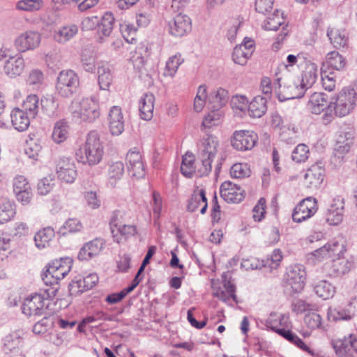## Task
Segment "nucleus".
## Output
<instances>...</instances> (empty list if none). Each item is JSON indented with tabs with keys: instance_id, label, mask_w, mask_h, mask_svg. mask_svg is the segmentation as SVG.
I'll return each mask as SVG.
<instances>
[{
	"instance_id": "nucleus-1",
	"label": "nucleus",
	"mask_w": 357,
	"mask_h": 357,
	"mask_svg": "<svg viewBox=\"0 0 357 357\" xmlns=\"http://www.w3.org/2000/svg\"><path fill=\"white\" fill-rule=\"evenodd\" d=\"M54 289H45L33 294L24 299L22 311L27 317L47 315L50 299L55 296Z\"/></svg>"
},
{
	"instance_id": "nucleus-2",
	"label": "nucleus",
	"mask_w": 357,
	"mask_h": 357,
	"mask_svg": "<svg viewBox=\"0 0 357 357\" xmlns=\"http://www.w3.org/2000/svg\"><path fill=\"white\" fill-rule=\"evenodd\" d=\"M72 266L73 259L70 257L60 258L50 263L46 271L41 273L44 284L49 287L47 289H56V295L59 290V281L70 272Z\"/></svg>"
},
{
	"instance_id": "nucleus-3",
	"label": "nucleus",
	"mask_w": 357,
	"mask_h": 357,
	"mask_svg": "<svg viewBox=\"0 0 357 357\" xmlns=\"http://www.w3.org/2000/svg\"><path fill=\"white\" fill-rule=\"evenodd\" d=\"M103 146L96 131H91L86 137L85 144L76 155L78 161L91 166L98 164L103 155Z\"/></svg>"
},
{
	"instance_id": "nucleus-4",
	"label": "nucleus",
	"mask_w": 357,
	"mask_h": 357,
	"mask_svg": "<svg viewBox=\"0 0 357 357\" xmlns=\"http://www.w3.org/2000/svg\"><path fill=\"white\" fill-rule=\"evenodd\" d=\"M70 111L73 119L79 122H93L100 114L98 101L95 96L73 101Z\"/></svg>"
},
{
	"instance_id": "nucleus-5",
	"label": "nucleus",
	"mask_w": 357,
	"mask_h": 357,
	"mask_svg": "<svg viewBox=\"0 0 357 357\" xmlns=\"http://www.w3.org/2000/svg\"><path fill=\"white\" fill-rule=\"evenodd\" d=\"M332 102L334 116L342 118L349 115L357 106V86L344 87Z\"/></svg>"
},
{
	"instance_id": "nucleus-6",
	"label": "nucleus",
	"mask_w": 357,
	"mask_h": 357,
	"mask_svg": "<svg viewBox=\"0 0 357 357\" xmlns=\"http://www.w3.org/2000/svg\"><path fill=\"white\" fill-rule=\"evenodd\" d=\"M219 144L218 138L206 131L203 136L199 146V158L202 167L198 169L200 177L208 175L211 171V163L217 153V147Z\"/></svg>"
},
{
	"instance_id": "nucleus-7",
	"label": "nucleus",
	"mask_w": 357,
	"mask_h": 357,
	"mask_svg": "<svg viewBox=\"0 0 357 357\" xmlns=\"http://www.w3.org/2000/svg\"><path fill=\"white\" fill-rule=\"evenodd\" d=\"M307 109L313 114H320L324 112L321 117L324 125H328L334 119L333 102L328 101V96L324 93L314 92L309 98Z\"/></svg>"
},
{
	"instance_id": "nucleus-8",
	"label": "nucleus",
	"mask_w": 357,
	"mask_h": 357,
	"mask_svg": "<svg viewBox=\"0 0 357 357\" xmlns=\"http://www.w3.org/2000/svg\"><path fill=\"white\" fill-rule=\"evenodd\" d=\"M274 90L280 102L300 98L305 93L300 83H296L287 77H278L274 83Z\"/></svg>"
},
{
	"instance_id": "nucleus-9",
	"label": "nucleus",
	"mask_w": 357,
	"mask_h": 357,
	"mask_svg": "<svg viewBox=\"0 0 357 357\" xmlns=\"http://www.w3.org/2000/svg\"><path fill=\"white\" fill-rule=\"evenodd\" d=\"M79 85V79L77 73L72 70H62L57 77L56 91L63 98H70L76 93Z\"/></svg>"
},
{
	"instance_id": "nucleus-10",
	"label": "nucleus",
	"mask_w": 357,
	"mask_h": 357,
	"mask_svg": "<svg viewBox=\"0 0 357 357\" xmlns=\"http://www.w3.org/2000/svg\"><path fill=\"white\" fill-rule=\"evenodd\" d=\"M345 250L346 248L343 242L333 240L321 248L309 254L308 261L312 260V263L316 264L317 262H319L324 259L328 258L333 259L336 256L342 255Z\"/></svg>"
},
{
	"instance_id": "nucleus-11",
	"label": "nucleus",
	"mask_w": 357,
	"mask_h": 357,
	"mask_svg": "<svg viewBox=\"0 0 357 357\" xmlns=\"http://www.w3.org/2000/svg\"><path fill=\"white\" fill-rule=\"evenodd\" d=\"M54 162L58 178L67 183H73L77 176L74 160L63 156L55 160Z\"/></svg>"
},
{
	"instance_id": "nucleus-12",
	"label": "nucleus",
	"mask_w": 357,
	"mask_h": 357,
	"mask_svg": "<svg viewBox=\"0 0 357 357\" xmlns=\"http://www.w3.org/2000/svg\"><path fill=\"white\" fill-rule=\"evenodd\" d=\"M306 271L303 265L295 264L287 268L286 282L294 292H300L305 286Z\"/></svg>"
},
{
	"instance_id": "nucleus-13",
	"label": "nucleus",
	"mask_w": 357,
	"mask_h": 357,
	"mask_svg": "<svg viewBox=\"0 0 357 357\" xmlns=\"http://www.w3.org/2000/svg\"><path fill=\"white\" fill-rule=\"evenodd\" d=\"M23 338L16 332L8 334L1 340V351L8 357H15L22 354Z\"/></svg>"
},
{
	"instance_id": "nucleus-14",
	"label": "nucleus",
	"mask_w": 357,
	"mask_h": 357,
	"mask_svg": "<svg viewBox=\"0 0 357 357\" xmlns=\"http://www.w3.org/2000/svg\"><path fill=\"white\" fill-rule=\"evenodd\" d=\"M317 210L316 199L307 197L303 199L294 209L292 219L296 222H302L311 218Z\"/></svg>"
},
{
	"instance_id": "nucleus-15",
	"label": "nucleus",
	"mask_w": 357,
	"mask_h": 357,
	"mask_svg": "<svg viewBox=\"0 0 357 357\" xmlns=\"http://www.w3.org/2000/svg\"><path fill=\"white\" fill-rule=\"evenodd\" d=\"M168 28L169 33L172 36L183 37L191 31V20L187 15L178 14L169 22Z\"/></svg>"
},
{
	"instance_id": "nucleus-16",
	"label": "nucleus",
	"mask_w": 357,
	"mask_h": 357,
	"mask_svg": "<svg viewBox=\"0 0 357 357\" xmlns=\"http://www.w3.org/2000/svg\"><path fill=\"white\" fill-rule=\"evenodd\" d=\"M40 40V34L38 31H27L16 38L15 47L17 51L24 52L38 47Z\"/></svg>"
},
{
	"instance_id": "nucleus-17",
	"label": "nucleus",
	"mask_w": 357,
	"mask_h": 357,
	"mask_svg": "<svg viewBox=\"0 0 357 357\" xmlns=\"http://www.w3.org/2000/svg\"><path fill=\"white\" fill-rule=\"evenodd\" d=\"M354 144V133L353 131L341 132L337 138L335 148V159H339L340 162L344 160V155L348 153Z\"/></svg>"
},
{
	"instance_id": "nucleus-18",
	"label": "nucleus",
	"mask_w": 357,
	"mask_h": 357,
	"mask_svg": "<svg viewBox=\"0 0 357 357\" xmlns=\"http://www.w3.org/2000/svg\"><path fill=\"white\" fill-rule=\"evenodd\" d=\"M244 190L229 181L223 182L220 188L221 197L228 203L238 204L244 199Z\"/></svg>"
},
{
	"instance_id": "nucleus-19",
	"label": "nucleus",
	"mask_w": 357,
	"mask_h": 357,
	"mask_svg": "<svg viewBox=\"0 0 357 357\" xmlns=\"http://www.w3.org/2000/svg\"><path fill=\"white\" fill-rule=\"evenodd\" d=\"M357 313V298L352 299L346 307L329 308L328 316L333 321L350 320Z\"/></svg>"
},
{
	"instance_id": "nucleus-20",
	"label": "nucleus",
	"mask_w": 357,
	"mask_h": 357,
	"mask_svg": "<svg viewBox=\"0 0 357 357\" xmlns=\"http://www.w3.org/2000/svg\"><path fill=\"white\" fill-rule=\"evenodd\" d=\"M344 205V199L342 197H337L333 199L325 214L326 220L329 225H337L342 221Z\"/></svg>"
},
{
	"instance_id": "nucleus-21",
	"label": "nucleus",
	"mask_w": 357,
	"mask_h": 357,
	"mask_svg": "<svg viewBox=\"0 0 357 357\" xmlns=\"http://www.w3.org/2000/svg\"><path fill=\"white\" fill-rule=\"evenodd\" d=\"M128 171L132 177L137 178L145 176L144 165L139 151H130L126 155Z\"/></svg>"
},
{
	"instance_id": "nucleus-22",
	"label": "nucleus",
	"mask_w": 357,
	"mask_h": 357,
	"mask_svg": "<svg viewBox=\"0 0 357 357\" xmlns=\"http://www.w3.org/2000/svg\"><path fill=\"white\" fill-rule=\"evenodd\" d=\"M324 168L321 163H316L309 167L304 176V182L309 188H318L324 181Z\"/></svg>"
},
{
	"instance_id": "nucleus-23",
	"label": "nucleus",
	"mask_w": 357,
	"mask_h": 357,
	"mask_svg": "<svg viewBox=\"0 0 357 357\" xmlns=\"http://www.w3.org/2000/svg\"><path fill=\"white\" fill-rule=\"evenodd\" d=\"M104 247L105 241L103 239L96 238L84 245L80 249L77 257L79 260L88 261L92 257L97 256Z\"/></svg>"
},
{
	"instance_id": "nucleus-24",
	"label": "nucleus",
	"mask_w": 357,
	"mask_h": 357,
	"mask_svg": "<svg viewBox=\"0 0 357 357\" xmlns=\"http://www.w3.org/2000/svg\"><path fill=\"white\" fill-rule=\"evenodd\" d=\"M266 326L279 334L280 330H284L291 326L289 317L286 314L272 312L266 321Z\"/></svg>"
},
{
	"instance_id": "nucleus-25",
	"label": "nucleus",
	"mask_w": 357,
	"mask_h": 357,
	"mask_svg": "<svg viewBox=\"0 0 357 357\" xmlns=\"http://www.w3.org/2000/svg\"><path fill=\"white\" fill-rule=\"evenodd\" d=\"M333 347L338 356H344L351 350L357 352V339L354 335L350 334L348 337L334 341Z\"/></svg>"
},
{
	"instance_id": "nucleus-26",
	"label": "nucleus",
	"mask_w": 357,
	"mask_h": 357,
	"mask_svg": "<svg viewBox=\"0 0 357 357\" xmlns=\"http://www.w3.org/2000/svg\"><path fill=\"white\" fill-rule=\"evenodd\" d=\"M318 77V66L314 63L310 61L305 63V66L303 70L301 86L306 91L307 89L311 88L316 82Z\"/></svg>"
},
{
	"instance_id": "nucleus-27",
	"label": "nucleus",
	"mask_w": 357,
	"mask_h": 357,
	"mask_svg": "<svg viewBox=\"0 0 357 357\" xmlns=\"http://www.w3.org/2000/svg\"><path fill=\"white\" fill-rule=\"evenodd\" d=\"M98 83L101 90H108L113 81V70L108 63L98 64Z\"/></svg>"
},
{
	"instance_id": "nucleus-28",
	"label": "nucleus",
	"mask_w": 357,
	"mask_h": 357,
	"mask_svg": "<svg viewBox=\"0 0 357 357\" xmlns=\"http://www.w3.org/2000/svg\"><path fill=\"white\" fill-rule=\"evenodd\" d=\"M10 121L13 128L19 131H25L30 125L29 116L23 109L15 108L10 113Z\"/></svg>"
},
{
	"instance_id": "nucleus-29",
	"label": "nucleus",
	"mask_w": 357,
	"mask_h": 357,
	"mask_svg": "<svg viewBox=\"0 0 357 357\" xmlns=\"http://www.w3.org/2000/svg\"><path fill=\"white\" fill-rule=\"evenodd\" d=\"M340 256L341 255L336 256V259H333L330 274L334 277L343 275L354 267L353 260Z\"/></svg>"
},
{
	"instance_id": "nucleus-30",
	"label": "nucleus",
	"mask_w": 357,
	"mask_h": 357,
	"mask_svg": "<svg viewBox=\"0 0 357 357\" xmlns=\"http://www.w3.org/2000/svg\"><path fill=\"white\" fill-rule=\"evenodd\" d=\"M155 97L152 93H146L141 98L139 104L140 116L142 119L149 121L153 116Z\"/></svg>"
},
{
	"instance_id": "nucleus-31",
	"label": "nucleus",
	"mask_w": 357,
	"mask_h": 357,
	"mask_svg": "<svg viewBox=\"0 0 357 357\" xmlns=\"http://www.w3.org/2000/svg\"><path fill=\"white\" fill-rule=\"evenodd\" d=\"M114 23V17L112 13L107 12L100 18L98 27V42L102 43L105 42L104 37H109L112 32Z\"/></svg>"
},
{
	"instance_id": "nucleus-32",
	"label": "nucleus",
	"mask_w": 357,
	"mask_h": 357,
	"mask_svg": "<svg viewBox=\"0 0 357 357\" xmlns=\"http://www.w3.org/2000/svg\"><path fill=\"white\" fill-rule=\"evenodd\" d=\"M24 68V61L22 56L10 57L4 65V72L10 77L20 75L23 72Z\"/></svg>"
},
{
	"instance_id": "nucleus-33",
	"label": "nucleus",
	"mask_w": 357,
	"mask_h": 357,
	"mask_svg": "<svg viewBox=\"0 0 357 357\" xmlns=\"http://www.w3.org/2000/svg\"><path fill=\"white\" fill-rule=\"evenodd\" d=\"M211 109V111L203 119L201 125V130L202 132H206L207 129L217 126L221 122V119L223 116V112L220 110L221 108H214L212 105Z\"/></svg>"
},
{
	"instance_id": "nucleus-34",
	"label": "nucleus",
	"mask_w": 357,
	"mask_h": 357,
	"mask_svg": "<svg viewBox=\"0 0 357 357\" xmlns=\"http://www.w3.org/2000/svg\"><path fill=\"white\" fill-rule=\"evenodd\" d=\"M266 110V99L260 96L255 97L248 107L249 114L253 118L261 117Z\"/></svg>"
},
{
	"instance_id": "nucleus-35",
	"label": "nucleus",
	"mask_w": 357,
	"mask_h": 357,
	"mask_svg": "<svg viewBox=\"0 0 357 357\" xmlns=\"http://www.w3.org/2000/svg\"><path fill=\"white\" fill-rule=\"evenodd\" d=\"M327 36L336 49L344 47L347 44V37L344 30L329 27L327 29Z\"/></svg>"
},
{
	"instance_id": "nucleus-36",
	"label": "nucleus",
	"mask_w": 357,
	"mask_h": 357,
	"mask_svg": "<svg viewBox=\"0 0 357 357\" xmlns=\"http://www.w3.org/2000/svg\"><path fill=\"white\" fill-rule=\"evenodd\" d=\"M54 229L47 227L40 230L34 236L36 246L39 249H43L50 245V242L54 237Z\"/></svg>"
},
{
	"instance_id": "nucleus-37",
	"label": "nucleus",
	"mask_w": 357,
	"mask_h": 357,
	"mask_svg": "<svg viewBox=\"0 0 357 357\" xmlns=\"http://www.w3.org/2000/svg\"><path fill=\"white\" fill-rule=\"evenodd\" d=\"M195 157L193 154L187 153L183 156L182 162L181 165V172L186 178H192L195 174L199 176L198 170L196 171L195 166Z\"/></svg>"
},
{
	"instance_id": "nucleus-38",
	"label": "nucleus",
	"mask_w": 357,
	"mask_h": 357,
	"mask_svg": "<svg viewBox=\"0 0 357 357\" xmlns=\"http://www.w3.org/2000/svg\"><path fill=\"white\" fill-rule=\"evenodd\" d=\"M124 174V165L122 162L116 161L109 164L108 181L111 186L114 187Z\"/></svg>"
},
{
	"instance_id": "nucleus-39",
	"label": "nucleus",
	"mask_w": 357,
	"mask_h": 357,
	"mask_svg": "<svg viewBox=\"0 0 357 357\" xmlns=\"http://www.w3.org/2000/svg\"><path fill=\"white\" fill-rule=\"evenodd\" d=\"M229 98L228 91L222 88H218L210 94L208 100L213 107L222 108L228 102Z\"/></svg>"
},
{
	"instance_id": "nucleus-40",
	"label": "nucleus",
	"mask_w": 357,
	"mask_h": 357,
	"mask_svg": "<svg viewBox=\"0 0 357 357\" xmlns=\"http://www.w3.org/2000/svg\"><path fill=\"white\" fill-rule=\"evenodd\" d=\"M77 31L78 28L75 24L64 26L55 31L54 38L59 43H65L73 38Z\"/></svg>"
},
{
	"instance_id": "nucleus-41",
	"label": "nucleus",
	"mask_w": 357,
	"mask_h": 357,
	"mask_svg": "<svg viewBox=\"0 0 357 357\" xmlns=\"http://www.w3.org/2000/svg\"><path fill=\"white\" fill-rule=\"evenodd\" d=\"M346 64L344 58L336 51H332L326 56V65L331 70H340L344 68Z\"/></svg>"
},
{
	"instance_id": "nucleus-42",
	"label": "nucleus",
	"mask_w": 357,
	"mask_h": 357,
	"mask_svg": "<svg viewBox=\"0 0 357 357\" xmlns=\"http://www.w3.org/2000/svg\"><path fill=\"white\" fill-rule=\"evenodd\" d=\"M315 294L324 300L332 298L335 293V287L326 280L319 281L314 287Z\"/></svg>"
},
{
	"instance_id": "nucleus-43",
	"label": "nucleus",
	"mask_w": 357,
	"mask_h": 357,
	"mask_svg": "<svg viewBox=\"0 0 357 357\" xmlns=\"http://www.w3.org/2000/svg\"><path fill=\"white\" fill-rule=\"evenodd\" d=\"M284 23L283 13L281 10H276L271 15L264 21L263 27L266 30L276 31Z\"/></svg>"
},
{
	"instance_id": "nucleus-44",
	"label": "nucleus",
	"mask_w": 357,
	"mask_h": 357,
	"mask_svg": "<svg viewBox=\"0 0 357 357\" xmlns=\"http://www.w3.org/2000/svg\"><path fill=\"white\" fill-rule=\"evenodd\" d=\"M39 105V98L36 95H29L23 102V110L33 119L38 113Z\"/></svg>"
},
{
	"instance_id": "nucleus-45",
	"label": "nucleus",
	"mask_w": 357,
	"mask_h": 357,
	"mask_svg": "<svg viewBox=\"0 0 357 357\" xmlns=\"http://www.w3.org/2000/svg\"><path fill=\"white\" fill-rule=\"evenodd\" d=\"M202 201H206V191L204 189L195 190L188 200L187 211L189 212L195 211Z\"/></svg>"
},
{
	"instance_id": "nucleus-46",
	"label": "nucleus",
	"mask_w": 357,
	"mask_h": 357,
	"mask_svg": "<svg viewBox=\"0 0 357 357\" xmlns=\"http://www.w3.org/2000/svg\"><path fill=\"white\" fill-rule=\"evenodd\" d=\"M68 126L65 121H59L56 123L52 137L54 142L60 144L67 139Z\"/></svg>"
},
{
	"instance_id": "nucleus-47",
	"label": "nucleus",
	"mask_w": 357,
	"mask_h": 357,
	"mask_svg": "<svg viewBox=\"0 0 357 357\" xmlns=\"http://www.w3.org/2000/svg\"><path fill=\"white\" fill-rule=\"evenodd\" d=\"M82 229L81 222L76 218H70L66 221L62 227H61L58 233L62 236H65L68 233H75L80 231Z\"/></svg>"
},
{
	"instance_id": "nucleus-48",
	"label": "nucleus",
	"mask_w": 357,
	"mask_h": 357,
	"mask_svg": "<svg viewBox=\"0 0 357 357\" xmlns=\"http://www.w3.org/2000/svg\"><path fill=\"white\" fill-rule=\"evenodd\" d=\"M123 216L124 213L123 211L116 210L113 211L109 222L111 232L112 234L114 241L118 243L121 242V239L118 237H116V235L115 234V229H116L120 225H121L123 223L122 221Z\"/></svg>"
},
{
	"instance_id": "nucleus-49",
	"label": "nucleus",
	"mask_w": 357,
	"mask_h": 357,
	"mask_svg": "<svg viewBox=\"0 0 357 357\" xmlns=\"http://www.w3.org/2000/svg\"><path fill=\"white\" fill-rule=\"evenodd\" d=\"M15 215V208L9 202L0 206V223L3 224L10 220Z\"/></svg>"
},
{
	"instance_id": "nucleus-50",
	"label": "nucleus",
	"mask_w": 357,
	"mask_h": 357,
	"mask_svg": "<svg viewBox=\"0 0 357 357\" xmlns=\"http://www.w3.org/2000/svg\"><path fill=\"white\" fill-rule=\"evenodd\" d=\"M317 305L302 299L295 300L291 303V310L296 314H301L308 310H315Z\"/></svg>"
},
{
	"instance_id": "nucleus-51",
	"label": "nucleus",
	"mask_w": 357,
	"mask_h": 357,
	"mask_svg": "<svg viewBox=\"0 0 357 357\" xmlns=\"http://www.w3.org/2000/svg\"><path fill=\"white\" fill-rule=\"evenodd\" d=\"M309 153L308 147L304 144H300L294 149L291 158L296 162H303L308 158Z\"/></svg>"
},
{
	"instance_id": "nucleus-52",
	"label": "nucleus",
	"mask_w": 357,
	"mask_h": 357,
	"mask_svg": "<svg viewBox=\"0 0 357 357\" xmlns=\"http://www.w3.org/2000/svg\"><path fill=\"white\" fill-rule=\"evenodd\" d=\"M321 82L324 89L328 91H332L335 88L336 79L333 71L324 70L321 73Z\"/></svg>"
},
{
	"instance_id": "nucleus-53",
	"label": "nucleus",
	"mask_w": 357,
	"mask_h": 357,
	"mask_svg": "<svg viewBox=\"0 0 357 357\" xmlns=\"http://www.w3.org/2000/svg\"><path fill=\"white\" fill-rule=\"evenodd\" d=\"M243 47L245 48V37L243 39L240 45H236L232 53V59L236 64L245 65V52Z\"/></svg>"
},
{
	"instance_id": "nucleus-54",
	"label": "nucleus",
	"mask_w": 357,
	"mask_h": 357,
	"mask_svg": "<svg viewBox=\"0 0 357 357\" xmlns=\"http://www.w3.org/2000/svg\"><path fill=\"white\" fill-rule=\"evenodd\" d=\"M41 0H20L17 3V8L21 10L32 12L38 10L42 6Z\"/></svg>"
},
{
	"instance_id": "nucleus-55",
	"label": "nucleus",
	"mask_w": 357,
	"mask_h": 357,
	"mask_svg": "<svg viewBox=\"0 0 357 357\" xmlns=\"http://www.w3.org/2000/svg\"><path fill=\"white\" fill-rule=\"evenodd\" d=\"M305 325L310 329L320 328L322 326V318L316 312H310L304 318Z\"/></svg>"
},
{
	"instance_id": "nucleus-56",
	"label": "nucleus",
	"mask_w": 357,
	"mask_h": 357,
	"mask_svg": "<svg viewBox=\"0 0 357 357\" xmlns=\"http://www.w3.org/2000/svg\"><path fill=\"white\" fill-rule=\"evenodd\" d=\"M282 252L280 249H275L272 254L265 261L266 268L271 271L278 268L282 259Z\"/></svg>"
},
{
	"instance_id": "nucleus-57",
	"label": "nucleus",
	"mask_w": 357,
	"mask_h": 357,
	"mask_svg": "<svg viewBox=\"0 0 357 357\" xmlns=\"http://www.w3.org/2000/svg\"><path fill=\"white\" fill-rule=\"evenodd\" d=\"M183 62L180 54H175L169 58L166 63V70L169 75H174L179 66Z\"/></svg>"
},
{
	"instance_id": "nucleus-58",
	"label": "nucleus",
	"mask_w": 357,
	"mask_h": 357,
	"mask_svg": "<svg viewBox=\"0 0 357 357\" xmlns=\"http://www.w3.org/2000/svg\"><path fill=\"white\" fill-rule=\"evenodd\" d=\"M266 199L260 198L257 204L252 209V218L255 222H261L265 218L266 214Z\"/></svg>"
},
{
	"instance_id": "nucleus-59",
	"label": "nucleus",
	"mask_w": 357,
	"mask_h": 357,
	"mask_svg": "<svg viewBox=\"0 0 357 357\" xmlns=\"http://www.w3.org/2000/svg\"><path fill=\"white\" fill-rule=\"evenodd\" d=\"M245 139V130H236L234 132L231 139V146L236 150L243 151L245 150L244 141Z\"/></svg>"
},
{
	"instance_id": "nucleus-60",
	"label": "nucleus",
	"mask_w": 357,
	"mask_h": 357,
	"mask_svg": "<svg viewBox=\"0 0 357 357\" xmlns=\"http://www.w3.org/2000/svg\"><path fill=\"white\" fill-rule=\"evenodd\" d=\"M245 96L243 95H235L231 99V106L236 115L241 116L244 112Z\"/></svg>"
},
{
	"instance_id": "nucleus-61",
	"label": "nucleus",
	"mask_w": 357,
	"mask_h": 357,
	"mask_svg": "<svg viewBox=\"0 0 357 357\" xmlns=\"http://www.w3.org/2000/svg\"><path fill=\"white\" fill-rule=\"evenodd\" d=\"M100 18L98 16L86 17L84 18L81 23L82 31H91L96 29L100 24Z\"/></svg>"
},
{
	"instance_id": "nucleus-62",
	"label": "nucleus",
	"mask_w": 357,
	"mask_h": 357,
	"mask_svg": "<svg viewBox=\"0 0 357 357\" xmlns=\"http://www.w3.org/2000/svg\"><path fill=\"white\" fill-rule=\"evenodd\" d=\"M13 191L15 193L20 192L23 190L31 188L29 183L24 176H17L13 179Z\"/></svg>"
},
{
	"instance_id": "nucleus-63",
	"label": "nucleus",
	"mask_w": 357,
	"mask_h": 357,
	"mask_svg": "<svg viewBox=\"0 0 357 357\" xmlns=\"http://www.w3.org/2000/svg\"><path fill=\"white\" fill-rule=\"evenodd\" d=\"M54 183L51 178H43L38 183V191L41 195H45L53 188Z\"/></svg>"
},
{
	"instance_id": "nucleus-64",
	"label": "nucleus",
	"mask_w": 357,
	"mask_h": 357,
	"mask_svg": "<svg viewBox=\"0 0 357 357\" xmlns=\"http://www.w3.org/2000/svg\"><path fill=\"white\" fill-rule=\"evenodd\" d=\"M136 233V228L135 226L131 225L122 224L116 229H115L116 237L119 238L121 240V237L134 236Z\"/></svg>"
}]
</instances>
